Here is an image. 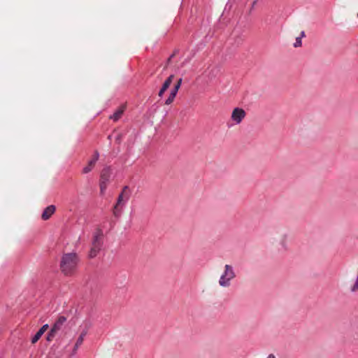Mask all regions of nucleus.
<instances>
[{
  "mask_svg": "<svg viewBox=\"0 0 358 358\" xmlns=\"http://www.w3.org/2000/svg\"><path fill=\"white\" fill-rule=\"evenodd\" d=\"M79 262L78 257L75 252L65 253L60 262V269L65 275H72L76 272Z\"/></svg>",
  "mask_w": 358,
  "mask_h": 358,
  "instance_id": "f257e3e1",
  "label": "nucleus"
},
{
  "mask_svg": "<svg viewBox=\"0 0 358 358\" xmlns=\"http://www.w3.org/2000/svg\"><path fill=\"white\" fill-rule=\"evenodd\" d=\"M130 197V191L128 186H124L117 197V202L114 206L113 214L115 217H119L122 210Z\"/></svg>",
  "mask_w": 358,
  "mask_h": 358,
  "instance_id": "f03ea898",
  "label": "nucleus"
},
{
  "mask_svg": "<svg viewBox=\"0 0 358 358\" xmlns=\"http://www.w3.org/2000/svg\"><path fill=\"white\" fill-rule=\"evenodd\" d=\"M235 271L231 265L225 264L224 271L219 279V285L222 287L227 288L231 285V280L236 278Z\"/></svg>",
  "mask_w": 358,
  "mask_h": 358,
  "instance_id": "7ed1b4c3",
  "label": "nucleus"
},
{
  "mask_svg": "<svg viewBox=\"0 0 358 358\" xmlns=\"http://www.w3.org/2000/svg\"><path fill=\"white\" fill-rule=\"evenodd\" d=\"M103 231L97 229L93 234L92 246L89 252V257H95L101 249L103 245Z\"/></svg>",
  "mask_w": 358,
  "mask_h": 358,
  "instance_id": "20e7f679",
  "label": "nucleus"
},
{
  "mask_svg": "<svg viewBox=\"0 0 358 358\" xmlns=\"http://www.w3.org/2000/svg\"><path fill=\"white\" fill-rule=\"evenodd\" d=\"M66 322V317L63 315H61L57 318V320L55 321V324L52 327L50 331L48 334L47 340L48 341H52L53 340V338L58 333V331H59L62 329Z\"/></svg>",
  "mask_w": 358,
  "mask_h": 358,
  "instance_id": "39448f33",
  "label": "nucleus"
},
{
  "mask_svg": "<svg viewBox=\"0 0 358 358\" xmlns=\"http://www.w3.org/2000/svg\"><path fill=\"white\" fill-rule=\"evenodd\" d=\"M112 175V170L110 167H105L102 169L100 175L99 186L101 193L104 194L110 176Z\"/></svg>",
  "mask_w": 358,
  "mask_h": 358,
  "instance_id": "423d86ee",
  "label": "nucleus"
},
{
  "mask_svg": "<svg viewBox=\"0 0 358 358\" xmlns=\"http://www.w3.org/2000/svg\"><path fill=\"white\" fill-rule=\"evenodd\" d=\"M246 115L245 111L241 108H236L233 110L231 113V120L236 124H240Z\"/></svg>",
  "mask_w": 358,
  "mask_h": 358,
  "instance_id": "0eeeda50",
  "label": "nucleus"
},
{
  "mask_svg": "<svg viewBox=\"0 0 358 358\" xmlns=\"http://www.w3.org/2000/svg\"><path fill=\"white\" fill-rule=\"evenodd\" d=\"M99 157V155L98 151H95L92 159L89 161L87 165L85 166L83 169V173L86 174L90 172L94 167L95 166V164L96 162L98 161Z\"/></svg>",
  "mask_w": 358,
  "mask_h": 358,
  "instance_id": "6e6552de",
  "label": "nucleus"
},
{
  "mask_svg": "<svg viewBox=\"0 0 358 358\" xmlns=\"http://www.w3.org/2000/svg\"><path fill=\"white\" fill-rule=\"evenodd\" d=\"M55 210L56 207L54 205H50L46 207L41 215L42 220H48L50 219V217L55 213Z\"/></svg>",
  "mask_w": 358,
  "mask_h": 358,
  "instance_id": "1a4fd4ad",
  "label": "nucleus"
},
{
  "mask_svg": "<svg viewBox=\"0 0 358 358\" xmlns=\"http://www.w3.org/2000/svg\"><path fill=\"white\" fill-rule=\"evenodd\" d=\"M277 242L282 250H286L287 249V235L286 234H280Z\"/></svg>",
  "mask_w": 358,
  "mask_h": 358,
  "instance_id": "9d476101",
  "label": "nucleus"
},
{
  "mask_svg": "<svg viewBox=\"0 0 358 358\" xmlns=\"http://www.w3.org/2000/svg\"><path fill=\"white\" fill-rule=\"evenodd\" d=\"M125 110L124 106H121L115 113L113 115L110 117V119L113 120L114 121H117L120 119L122 115L124 113V111Z\"/></svg>",
  "mask_w": 358,
  "mask_h": 358,
  "instance_id": "9b49d317",
  "label": "nucleus"
},
{
  "mask_svg": "<svg viewBox=\"0 0 358 358\" xmlns=\"http://www.w3.org/2000/svg\"><path fill=\"white\" fill-rule=\"evenodd\" d=\"M176 94H177V92H175V90H172L170 92V94L168 97V99L165 101V103L164 104L166 105H170L171 103H173V101H174V99L176 98Z\"/></svg>",
  "mask_w": 358,
  "mask_h": 358,
  "instance_id": "f8f14e48",
  "label": "nucleus"
},
{
  "mask_svg": "<svg viewBox=\"0 0 358 358\" xmlns=\"http://www.w3.org/2000/svg\"><path fill=\"white\" fill-rule=\"evenodd\" d=\"M173 78H174V75H173V74L170 75L167 78V79L164 81L162 87L166 90L170 87L171 83L173 82Z\"/></svg>",
  "mask_w": 358,
  "mask_h": 358,
  "instance_id": "ddd939ff",
  "label": "nucleus"
},
{
  "mask_svg": "<svg viewBox=\"0 0 358 358\" xmlns=\"http://www.w3.org/2000/svg\"><path fill=\"white\" fill-rule=\"evenodd\" d=\"M84 339L82 338V336H79L76 341V343L75 344L74 348H73V352H76L78 348L82 345Z\"/></svg>",
  "mask_w": 358,
  "mask_h": 358,
  "instance_id": "4468645a",
  "label": "nucleus"
},
{
  "mask_svg": "<svg viewBox=\"0 0 358 358\" xmlns=\"http://www.w3.org/2000/svg\"><path fill=\"white\" fill-rule=\"evenodd\" d=\"M42 335L43 334L40 331H38L36 334L34 335V336L32 338L31 343H36L41 338Z\"/></svg>",
  "mask_w": 358,
  "mask_h": 358,
  "instance_id": "2eb2a0df",
  "label": "nucleus"
},
{
  "mask_svg": "<svg viewBox=\"0 0 358 358\" xmlns=\"http://www.w3.org/2000/svg\"><path fill=\"white\" fill-rule=\"evenodd\" d=\"M182 82V79L180 78L178 80L176 84L175 85L174 87L172 89V90H175V92H178V90L180 89L181 84Z\"/></svg>",
  "mask_w": 358,
  "mask_h": 358,
  "instance_id": "dca6fc26",
  "label": "nucleus"
},
{
  "mask_svg": "<svg viewBox=\"0 0 358 358\" xmlns=\"http://www.w3.org/2000/svg\"><path fill=\"white\" fill-rule=\"evenodd\" d=\"M301 44H302V43H301V37H296V42L294 43V46L295 48H298V47L301 46Z\"/></svg>",
  "mask_w": 358,
  "mask_h": 358,
  "instance_id": "f3484780",
  "label": "nucleus"
},
{
  "mask_svg": "<svg viewBox=\"0 0 358 358\" xmlns=\"http://www.w3.org/2000/svg\"><path fill=\"white\" fill-rule=\"evenodd\" d=\"M48 324H44L38 331H40L43 334L48 330Z\"/></svg>",
  "mask_w": 358,
  "mask_h": 358,
  "instance_id": "a211bd4d",
  "label": "nucleus"
},
{
  "mask_svg": "<svg viewBox=\"0 0 358 358\" xmlns=\"http://www.w3.org/2000/svg\"><path fill=\"white\" fill-rule=\"evenodd\" d=\"M87 329H84V330L80 333V336H82V338L84 339V338H85V336L87 335Z\"/></svg>",
  "mask_w": 358,
  "mask_h": 358,
  "instance_id": "6ab92c4d",
  "label": "nucleus"
},
{
  "mask_svg": "<svg viewBox=\"0 0 358 358\" xmlns=\"http://www.w3.org/2000/svg\"><path fill=\"white\" fill-rule=\"evenodd\" d=\"M166 90L165 89H163L162 87L160 89L159 92V96L162 97L164 94V93L166 92Z\"/></svg>",
  "mask_w": 358,
  "mask_h": 358,
  "instance_id": "aec40b11",
  "label": "nucleus"
},
{
  "mask_svg": "<svg viewBox=\"0 0 358 358\" xmlns=\"http://www.w3.org/2000/svg\"><path fill=\"white\" fill-rule=\"evenodd\" d=\"M266 358H276L273 354H269Z\"/></svg>",
  "mask_w": 358,
  "mask_h": 358,
  "instance_id": "412c9836",
  "label": "nucleus"
},
{
  "mask_svg": "<svg viewBox=\"0 0 358 358\" xmlns=\"http://www.w3.org/2000/svg\"><path fill=\"white\" fill-rule=\"evenodd\" d=\"M305 36H306V35H305V32H304V31H301V36H300L299 37H301V38H303V37H305Z\"/></svg>",
  "mask_w": 358,
  "mask_h": 358,
  "instance_id": "4be33fe9",
  "label": "nucleus"
},
{
  "mask_svg": "<svg viewBox=\"0 0 358 358\" xmlns=\"http://www.w3.org/2000/svg\"><path fill=\"white\" fill-rule=\"evenodd\" d=\"M173 57V55H172L169 59H168V63L170 62L171 58Z\"/></svg>",
  "mask_w": 358,
  "mask_h": 358,
  "instance_id": "5701e85b",
  "label": "nucleus"
},
{
  "mask_svg": "<svg viewBox=\"0 0 358 358\" xmlns=\"http://www.w3.org/2000/svg\"><path fill=\"white\" fill-rule=\"evenodd\" d=\"M357 17H358V13H357Z\"/></svg>",
  "mask_w": 358,
  "mask_h": 358,
  "instance_id": "b1692460",
  "label": "nucleus"
}]
</instances>
